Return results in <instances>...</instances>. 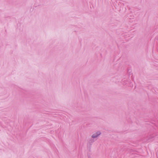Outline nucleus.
<instances>
[{
	"instance_id": "obj_1",
	"label": "nucleus",
	"mask_w": 158,
	"mask_h": 158,
	"mask_svg": "<svg viewBox=\"0 0 158 158\" xmlns=\"http://www.w3.org/2000/svg\"><path fill=\"white\" fill-rule=\"evenodd\" d=\"M100 134V133L99 132H97L96 134L93 135L92 136V137L94 138H96Z\"/></svg>"
}]
</instances>
